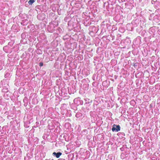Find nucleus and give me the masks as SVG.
Masks as SVG:
<instances>
[{"label": "nucleus", "mask_w": 160, "mask_h": 160, "mask_svg": "<svg viewBox=\"0 0 160 160\" xmlns=\"http://www.w3.org/2000/svg\"><path fill=\"white\" fill-rule=\"evenodd\" d=\"M120 127L119 125L113 124L112 125V130L113 132L115 131L118 132L120 130Z\"/></svg>", "instance_id": "f257e3e1"}, {"label": "nucleus", "mask_w": 160, "mask_h": 160, "mask_svg": "<svg viewBox=\"0 0 160 160\" xmlns=\"http://www.w3.org/2000/svg\"><path fill=\"white\" fill-rule=\"evenodd\" d=\"M62 154V153L60 152H58L57 153L55 152H54L52 153V154L54 155H55L57 158H59Z\"/></svg>", "instance_id": "f03ea898"}, {"label": "nucleus", "mask_w": 160, "mask_h": 160, "mask_svg": "<svg viewBox=\"0 0 160 160\" xmlns=\"http://www.w3.org/2000/svg\"><path fill=\"white\" fill-rule=\"evenodd\" d=\"M43 64V63H41V62H40V65L41 66H42Z\"/></svg>", "instance_id": "7ed1b4c3"}]
</instances>
